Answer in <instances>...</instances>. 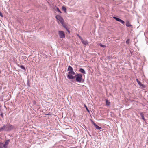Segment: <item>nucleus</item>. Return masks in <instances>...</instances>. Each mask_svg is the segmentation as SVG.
Returning a JSON list of instances; mask_svg holds the SVG:
<instances>
[{
  "label": "nucleus",
  "instance_id": "8",
  "mask_svg": "<svg viewBox=\"0 0 148 148\" xmlns=\"http://www.w3.org/2000/svg\"><path fill=\"white\" fill-rule=\"evenodd\" d=\"M126 26L127 27H132V25H131L130 22L128 21H126Z\"/></svg>",
  "mask_w": 148,
  "mask_h": 148
},
{
  "label": "nucleus",
  "instance_id": "12",
  "mask_svg": "<svg viewBox=\"0 0 148 148\" xmlns=\"http://www.w3.org/2000/svg\"><path fill=\"white\" fill-rule=\"evenodd\" d=\"M18 66L21 69H23V70H25V67H24V66H23L19 65H18Z\"/></svg>",
  "mask_w": 148,
  "mask_h": 148
},
{
  "label": "nucleus",
  "instance_id": "19",
  "mask_svg": "<svg viewBox=\"0 0 148 148\" xmlns=\"http://www.w3.org/2000/svg\"><path fill=\"white\" fill-rule=\"evenodd\" d=\"M99 45L101 47H106V46L102 44L101 43H100Z\"/></svg>",
  "mask_w": 148,
  "mask_h": 148
},
{
  "label": "nucleus",
  "instance_id": "17",
  "mask_svg": "<svg viewBox=\"0 0 148 148\" xmlns=\"http://www.w3.org/2000/svg\"><path fill=\"white\" fill-rule=\"evenodd\" d=\"M113 18L115 19L116 21H120V19L119 18H118L116 17H113Z\"/></svg>",
  "mask_w": 148,
  "mask_h": 148
},
{
  "label": "nucleus",
  "instance_id": "21",
  "mask_svg": "<svg viewBox=\"0 0 148 148\" xmlns=\"http://www.w3.org/2000/svg\"><path fill=\"white\" fill-rule=\"evenodd\" d=\"M56 9H57V10L60 13H61V11L60 10L59 8H58V7Z\"/></svg>",
  "mask_w": 148,
  "mask_h": 148
},
{
  "label": "nucleus",
  "instance_id": "3",
  "mask_svg": "<svg viewBox=\"0 0 148 148\" xmlns=\"http://www.w3.org/2000/svg\"><path fill=\"white\" fill-rule=\"evenodd\" d=\"M75 81L77 82H81L82 79V74L80 73H77L75 76Z\"/></svg>",
  "mask_w": 148,
  "mask_h": 148
},
{
  "label": "nucleus",
  "instance_id": "11",
  "mask_svg": "<svg viewBox=\"0 0 148 148\" xmlns=\"http://www.w3.org/2000/svg\"><path fill=\"white\" fill-rule=\"evenodd\" d=\"M106 104L107 106H109L110 105V103L107 100H106Z\"/></svg>",
  "mask_w": 148,
  "mask_h": 148
},
{
  "label": "nucleus",
  "instance_id": "4",
  "mask_svg": "<svg viewBox=\"0 0 148 148\" xmlns=\"http://www.w3.org/2000/svg\"><path fill=\"white\" fill-rule=\"evenodd\" d=\"M58 34L60 38H64L65 37L64 33L62 31H59Z\"/></svg>",
  "mask_w": 148,
  "mask_h": 148
},
{
  "label": "nucleus",
  "instance_id": "6",
  "mask_svg": "<svg viewBox=\"0 0 148 148\" xmlns=\"http://www.w3.org/2000/svg\"><path fill=\"white\" fill-rule=\"evenodd\" d=\"M9 140H8L5 142L4 144H3L4 148H7V145L9 144Z\"/></svg>",
  "mask_w": 148,
  "mask_h": 148
},
{
  "label": "nucleus",
  "instance_id": "16",
  "mask_svg": "<svg viewBox=\"0 0 148 148\" xmlns=\"http://www.w3.org/2000/svg\"><path fill=\"white\" fill-rule=\"evenodd\" d=\"M3 143L0 142V148H3Z\"/></svg>",
  "mask_w": 148,
  "mask_h": 148
},
{
  "label": "nucleus",
  "instance_id": "1",
  "mask_svg": "<svg viewBox=\"0 0 148 148\" xmlns=\"http://www.w3.org/2000/svg\"><path fill=\"white\" fill-rule=\"evenodd\" d=\"M67 71H69L67 77L69 79H73L75 78V77L73 75L75 74V73L73 71V68L70 66H69L68 67Z\"/></svg>",
  "mask_w": 148,
  "mask_h": 148
},
{
  "label": "nucleus",
  "instance_id": "15",
  "mask_svg": "<svg viewBox=\"0 0 148 148\" xmlns=\"http://www.w3.org/2000/svg\"><path fill=\"white\" fill-rule=\"evenodd\" d=\"M137 82L138 83V84L140 86H143V85L138 80V79H136Z\"/></svg>",
  "mask_w": 148,
  "mask_h": 148
},
{
  "label": "nucleus",
  "instance_id": "2",
  "mask_svg": "<svg viewBox=\"0 0 148 148\" xmlns=\"http://www.w3.org/2000/svg\"><path fill=\"white\" fill-rule=\"evenodd\" d=\"M3 127V130L6 131H10L14 128V127L10 124H7L6 125H4Z\"/></svg>",
  "mask_w": 148,
  "mask_h": 148
},
{
  "label": "nucleus",
  "instance_id": "5",
  "mask_svg": "<svg viewBox=\"0 0 148 148\" xmlns=\"http://www.w3.org/2000/svg\"><path fill=\"white\" fill-rule=\"evenodd\" d=\"M56 18L58 20L61 24H63L64 21L62 18L59 15H57L56 16Z\"/></svg>",
  "mask_w": 148,
  "mask_h": 148
},
{
  "label": "nucleus",
  "instance_id": "7",
  "mask_svg": "<svg viewBox=\"0 0 148 148\" xmlns=\"http://www.w3.org/2000/svg\"><path fill=\"white\" fill-rule=\"evenodd\" d=\"M93 124L94 126L95 127V128L98 130H100L101 129V128L98 125H97L95 123L93 122Z\"/></svg>",
  "mask_w": 148,
  "mask_h": 148
},
{
  "label": "nucleus",
  "instance_id": "20",
  "mask_svg": "<svg viewBox=\"0 0 148 148\" xmlns=\"http://www.w3.org/2000/svg\"><path fill=\"white\" fill-rule=\"evenodd\" d=\"M84 106H85V107L86 109L87 110L88 112H89V109H88V108L87 107V106H86V105H84Z\"/></svg>",
  "mask_w": 148,
  "mask_h": 148
},
{
  "label": "nucleus",
  "instance_id": "25",
  "mask_svg": "<svg viewBox=\"0 0 148 148\" xmlns=\"http://www.w3.org/2000/svg\"><path fill=\"white\" fill-rule=\"evenodd\" d=\"M78 36L79 37V38H80V39H81H81H82V37H80V36Z\"/></svg>",
  "mask_w": 148,
  "mask_h": 148
},
{
  "label": "nucleus",
  "instance_id": "24",
  "mask_svg": "<svg viewBox=\"0 0 148 148\" xmlns=\"http://www.w3.org/2000/svg\"><path fill=\"white\" fill-rule=\"evenodd\" d=\"M0 16L1 17H3V16L2 13L0 11Z\"/></svg>",
  "mask_w": 148,
  "mask_h": 148
},
{
  "label": "nucleus",
  "instance_id": "10",
  "mask_svg": "<svg viewBox=\"0 0 148 148\" xmlns=\"http://www.w3.org/2000/svg\"><path fill=\"white\" fill-rule=\"evenodd\" d=\"M79 71L82 73L83 74H85V70L82 68H81L80 69Z\"/></svg>",
  "mask_w": 148,
  "mask_h": 148
},
{
  "label": "nucleus",
  "instance_id": "13",
  "mask_svg": "<svg viewBox=\"0 0 148 148\" xmlns=\"http://www.w3.org/2000/svg\"><path fill=\"white\" fill-rule=\"evenodd\" d=\"M140 116H141L142 117V119L143 120H145V119L144 117V114H143V113H140Z\"/></svg>",
  "mask_w": 148,
  "mask_h": 148
},
{
  "label": "nucleus",
  "instance_id": "9",
  "mask_svg": "<svg viewBox=\"0 0 148 148\" xmlns=\"http://www.w3.org/2000/svg\"><path fill=\"white\" fill-rule=\"evenodd\" d=\"M81 41L82 43L85 45H86L88 44L87 41L86 40H84L83 39H81Z\"/></svg>",
  "mask_w": 148,
  "mask_h": 148
},
{
  "label": "nucleus",
  "instance_id": "18",
  "mask_svg": "<svg viewBox=\"0 0 148 148\" xmlns=\"http://www.w3.org/2000/svg\"><path fill=\"white\" fill-rule=\"evenodd\" d=\"M119 22H120V23H121L122 24H124L125 23V22L124 21L121 20V19H120V21H119Z\"/></svg>",
  "mask_w": 148,
  "mask_h": 148
},
{
  "label": "nucleus",
  "instance_id": "22",
  "mask_svg": "<svg viewBox=\"0 0 148 148\" xmlns=\"http://www.w3.org/2000/svg\"><path fill=\"white\" fill-rule=\"evenodd\" d=\"M3 128H4L3 127L0 128V132L3 131Z\"/></svg>",
  "mask_w": 148,
  "mask_h": 148
},
{
  "label": "nucleus",
  "instance_id": "27",
  "mask_svg": "<svg viewBox=\"0 0 148 148\" xmlns=\"http://www.w3.org/2000/svg\"><path fill=\"white\" fill-rule=\"evenodd\" d=\"M1 115L2 116H3V114H1Z\"/></svg>",
  "mask_w": 148,
  "mask_h": 148
},
{
  "label": "nucleus",
  "instance_id": "23",
  "mask_svg": "<svg viewBox=\"0 0 148 148\" xmlns=\"http://www.w3.org/2000/svg\"><path fill=\"white\" fill-rule=\"evenodd\" d=\"M130 40L129 39L127 40L126 42L127 44H129V43Z\"/></svg>",
  "mask_w": 148,
  "mask_h": 148
},
{
  "label": "nucleus",
  "instance_id": "14",
  "mask_svg": "<svg viewBox=\"0 0 148 148\" xmlns=\"http://www.w3.org/2000/svg\"><path fill=\"white\" fill-rule=\"evenodd\" d=\"M62 8V10L64 11L65 13L66 12V9L65 7L63 6Z\"/></svg>",
  "mask_w": 148,
  "mask_h": 148
},
{
  "label": "nucleus",
  "instance_id": "26",
  "mask_svg": "<svg viewBox=\"0 0 148 148\" xmlns=\"http://www.w3.org/2000/svg\"><path fill=\"white\" fill-rule=\"evenodd\" d=\"M66 29L68 31V32H69V33H70V32H69V30H68V29H67V28H66Z\"/></svg>",
  "mask_w": 148,
  "mask_h": 148
}]
</instances>
